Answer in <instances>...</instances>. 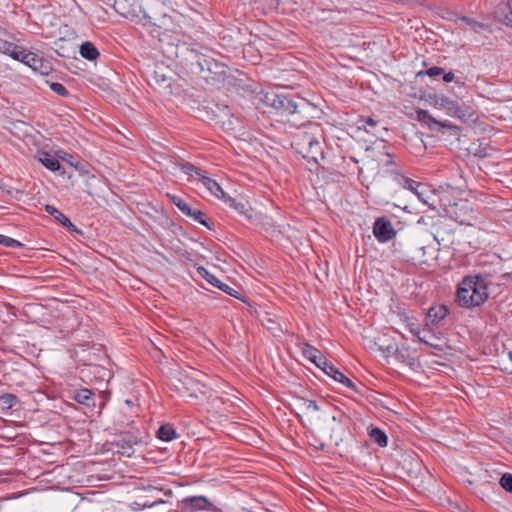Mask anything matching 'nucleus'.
Listing matches in <instances>:
<instances>
[{"instance_id":"09e8293b","label":"nucleus","mask_w":512,"mask_h":512,"mask_svg":"<svg viewBox=\"0 0 512 512\" xmlns=\"http://www.w3.org/2000/svg\"><path fill=\"white\" fill-rule=\"evenodd\" d=\"M76 170H78L81 174L83 173H86L87 171H85L83 169V166L79 163V162H76V166H75Z\"/></svg>"},{"instance_id":"603ef678","label":"nucleus","mask_w":512,"mask_h":512,"mask_svg":"<svg viewBox=\"0 0 512 512\" xmlns=\"http://www.w3.org/2000/svg\"><path fill=\"white\" fill-rule=\"evenodd\" d=\"M442 128H454L453 126H450V125H442Z\"/></svg>"},{"instance_id":"dca6fc26","label":"nucleus","mask_w":512,"mask_h":512,"mask_svg":"<svg viewBox=\"0 0 512 512\" xmlns=\"http://www.w3.org/2000/svg\"><path fill=\"white\" fill-rule=\"evenodd\" d=\"M45 211L51 215L55 220H57L60 224L71 231H75L76 227L72 222L67 218L61 211H59L56 207L52 205H46Z\"/></svg>"},{"instance_id":"5fc2aeb1","label":"nucleus","mask_w":512,"mask_h":512,"mask_svg":"<svg viewBox=\"0 0 512 512\" xmlns=\"http://www.w3.org/2000/svg\"><path fill=\"white\" fill-rule=\"evenodd\" d=\"M70 164H71L72 166H74V167L76 166V163H75V162H70Z\"/></svg>"},{"instance_id":"f3484780","label":"nucleus","mask_w":512,"mask_h":512,"mask_svg":"<svg viewBox=\"0 0 512 512\" xmlns=\"http://www.w3.org/2000/svg\"><path fill=\"white\" fill-rule=\"evenodd\" d=\"M393 181L396 182L399 186L403 187L404 189L413 192L414 194L417 193L419 187L423 184L413 179L407 178L399 173H395L393 175Z\"/></svg>"},{"instance_id":"ea45409f","label":"nucleus","mask_w":512,"mask_h":512,"mask_svg":"<svg viewBox=\"0 0 512 512\" xmlns=\"http://www.w3.org/2000/svg\"><path fill=\"white\" fill-rule=\"evenodd\" d=\"M417 114H418V119L421 122H423L424 124H429L430 121H432V118L427 111L420 110V111H418Z\"/></svg>"},{"instance_id":"0eeeda50","label":"nucleus","mask_w":512,"mask_h":512,"mask_svg":"<svg viewBox=\"0 0 512 512\" xmlns=\"http://www.w3.org/2000/svg\"><path fill=\"white\" fill-rule=\"evenodd\" d=\"M373 233L381 243L390 241L396 236V231L390 220L385 217L378 218L373 226Z\"/></svg>"},{"instance_id":"3c124183","label":"nucleus","mask_w":512,"mask_h":512,"mask_svg":"<svg viewBox=\"0 0 512 512\" xmlns=\"http://www.w3.org/2000/svg\"><path fill=\"white\" fill-rule=\"evenodd\" d=\"M308 125H315V126H320L322 125L321 123H314V122H308Z\"/></svg>"},{"instance_id":"a878e982","label":"nucleus","mask_w":512,"mask_h":512,"mask_svg":"<svg viewBox=\"0 0 512 512\" xmlns=\"http://www.w3.org/2000/svg\"><path fill=\"white\" fill-rule=\"evenodd\" d=\"M369 436L371 440L377 443L380 447H386L388 444L387 435L382 429L378 427L372 428L369 432Z\"/></svg>"},{"instance_id":"6e6552de","label":"nucleus","mask_w":512,"mask_h":512,"mask_svg":"<svg viewBox=\"0 0 512 512\" xmlns=\"http://www.w3.org/2000/svg\"><path fill=\"white\" fill-rule=\"evenodd\" d=\"M171 202L186 216L192 218L194 221L208 227V223L205 219V214L198 210L190 207L181 197L176 195H169Z\"/></svg>"},{"instance_id":"79ce46f5","label":"nucleus","mask_w":512,"mask_h":512,"mask_svg":"<svg viewBox=\"0 0 512 512\" xmlns=\"http://www.w3.org/2000/svg\"><path fill=\"white\" fill-rule=\"evenodd\" d=\"M304 406H305V408L307 410H313V411H318L319 410V406L316 403V401H314V400H305L304 401Z\"/></svg>"},{"instance_id":"aec40b11","label":"nucleus","mask_w":512,"mask_h":512,"mask_svg":"<svg viewBox=\"0 0 512 512\" xmlns=\"http://www.w3.org/2000/svg\"><path fill=\"white\" fill-rule=\"evenodd\" d=\"M302 353L306 359L310 360L317 367H322V365L319 363V359L324 357L318 349L308 343H305L302 347Z\"/></svg>"},{"instance_id":"4be33fe9","label":"nucleus","mask_w":512,"mask_h":512,"mask_svg":"<svg viewBox=\"0 0 512 512\" xmlns=\"http://www.w3.org/2000/svg\"><path fill=\"white\" fill-rule=\"evenodd\" d=\"M178 434L171 424L161 425L157 431V437L165 442H169L177 438Z\"/></svg>"},{"instance_id":"4468645a","label":"nucleus","mask_w":512,"mask_h":512,"mask_svg":"<svg viewBox=\"0 0 512 512\" xmlns=\"http://www.w3.org/2000/svg\"><path fill=\"white\" fill-rule=\"evenodd\" d=\"M0 52L9 55L15 60L21 61L26 50L14 43L0 39Z\"/></svg>"},{"instance_id":"7ed1b4c3","label":"nucleus","mask_w":512,"mask_h":512,"mask_svg":"<svg viewBox=\"0 0 512 512\" xmlns=\"http://www.w3.org/2000/svg\"><path fill=\"white\" fill-rule=\"evenodd\" d=\"M174 72L163 64H156L149 75V82L160 91L172 93Z\"/></svg>"},{"instance_id":"1a4fd4ad","label":"nucleus","mask_w":512,"mask_h":512,"mask_svg":"<svg viewBox=\"0 0 512 512\" xmlns=\"http://www.w3.org/2000/svg\"><path fill=\"white\" fill-rule=\"evenodd\" d=\"M319 363L322 365L320 368L325 374L330 376L335 381L343 384L345 387L356 391L355 383L346 377L341 371H339L332 363H330L326 358L319 359Z\"/></svg>"},{"instance_id":"f03ea898","label":"nucleus","mask_w":512,"mask_h":512,"mask_svg":"<svg viewBox=\"0 0 512 512\" xmlns=\"http://www.w3.org/2000/svg\"><path fill=\"white\" fill-rule=\"evenodd\" d=\"M207 375L200 370L188 367L179 372L174 387L182 397L197 399L208 392Z\"/></svg>"},{"instance_id":"4c0bfd02","label":"nucleus","mask_w":512,"mask_h":512,"mask_svg":"<svg viewBox=\"0 0 512 512\" xmlns=\"http://www.w3.org/2000/svg\"><path fill=\"white\" fill-rule=\"evenodd\" d=\"M50 88H51V90L53 92H55L56 94H58L60 96H67L68 95L67 89L61 83L52 82L50 84Z\"/></svg>"},{"instance_id":"c85d7f7f","label":"nucleus","mask_w":512,"mask_h":512,"mask_svg":"<svg viewBox=\"0 0 512 512\" xmlns=\"http://www.w3.org/2000/svg\"><path fill=\"white\" fill-rule=\"evenodd\" d=\"M197 273L214 287H217V285L220 284V280L202 266L197 268Z\"/></svg>"},{"instance_id":"5701e85b","label":"nucleus","mask_w":512,"mask_h":512,"mask_svg":"<svg viewBox=\"0 0 512 512\" xmlns=\"http://www.w3.org/2000/svg\"><path fill=\"white\" fill-rule=\"evenodd\" d=\"M80 55L87 60L93 61L99 57V52L93 43L87 41L80 46Z\"/></svg>"},{"instance_id":"2f4dec72","label":"nucleus","mask_w":512,"mask_h":512,"mask_svg":"<svg viewBox=\"0 0 512 512\" xmlns=\"http://www.w3.org/2000/svg\"><path fill=\"white\" fill-rule=\"evenodd\" d=\"M423 137V132H421L420 130L415 131L413 140H415V147L417 152H420L421 150H425L427 148L428 143L423 139Z\"/></svg>"},{"instance_id":"f704fd0d","label":"nucleus","mask_w":512,"mask_h":512,"mask_svg":"<svg viewBox=\"0 0 512 512\" xmlns=\"http://www.w3.org/2000/svg\"><path fill=\"white\" fill-rule=\"evenodd\" d=\"M499 484L505 491L512 493V474L504 473L500 478Z\"/></svg>"},{"instance_id":"2eb2a0df","label":"nucleus","mask_w":512,"mask_h":512,"mask_svg":"<svg viewBox=\"0 0 512 512\" xmlns=\"http://www.w3.org/2000/svg\"><path fill=\"white\" fill-rule=\"evenodd\" d=\"M199 181L210 192L211 195L219 199L225 198V192L223 191L221 186L214 179H211L209 176H207L206 173L204 175H201Z\"/></svg>"},{"instance_id":"a19ab883","label":"nucleus","mask_w":512,"mask_h":512,"mask_svg":"<svg viewBox=\"0 0 512 512\" xmlns=\"http://www.w3.org/2000/svg\"><path fill=\"white\" fill-rule=\"evenodd\" d=\"M507 7L509 13L505 15L504 22L507 25H512V0H508Z\"/></svg>"},{"instance_id":"72a5a7b5","label":"nucleus","mask_w":512,"mask_h":512,"mask_svg":"<svg viewBox=\"0 0 512 512\" xmlns=\"http://www.w3.org/2000/svg\"><path fill=\"white\" fill-rule=\"evenodd\" d=\"M0 244L9 248H20L23 246L18 240L5 235H0Z\"/></svg>"},{"instance_id":"c03bdc74","label":"nucleus","mask_w":512,"mask_h":512,"mask_svg":"<svg viewBox=\"0 0 512 512\" xmlns=\"http://www.w3.org/2000/svg\"><path fill=\"white\" fill-rule=\"evenodd\" d=\"M510 364L505 366V371L512 375V350L508 353Z\"/></svg>"},{"instance_id":"6ab92c4d","label":"nucleus","mask_w":512,"mask_h":512,"mask_svg":"<svg viewBox=\"0 0 512 512\" xmlns=\"http://www.w3.org/2000/svg\"><path fill=\"white\" fill-rule=\"evenodd\" d=\"M182 502L193 510H205L210 505L209 500L204 496L186 497Z\"/></svg>"},{"instance_id":"864d4df0","label":"nucleus","mask_w":512,"mask_h":512,"mask_svg":"<svg viewBox=\"0 0 512 512\" xmlns=\"http://www.w3.org/2000/svg\"><path fill=\"white\" fill-rule=\"evenodd\" d=\"M312 110H313V112L318 113V111L316 110V108H314V107H313V108H312Z\"/></svg>"},{"instance_id":"de8ad7c7","label":"nucleus","mask_w":512,"mask_h":512,"mask_svg":"<svg viewBox=\"0 0 512 512\" xmlns=\"http://www.w3.org/2000/svg\"><path fill=\"white\" fill-rule=\"evenodd\" d=\"M364 121H365V125H370V126L376 125V122L371 117H367Z\"/></svg>"},{"instance_id":"7c9ffc66","label":"nucleus","mask_w":512,"mask_h":512,"mask_svg":"<svg viewBox=\"0 0 512 512\" xmlns=\"http://www.w3.org/2000/svg\"><path fill=\"white\" fill-rule=\"evenodd\" d=\"M26 145L33 144L35 146L39 145V140L43 138L39 130H36L35 133H25L21 136Z\"/></svg>"},{"instance_id":"b1692460","label":"nucleus","mask_w":512,"mask_h":512,"mask_svg":"<svg viewBox=\"0 0 512 512\" xmlns=\"http://www.w3.org/2000/svg\"><path fill=\"white\" fill-rule=\"evenodd\" d=\"M114 8L119 14H121L125 18L137 17L135 10L128 7L127 0H115Z\"/></svg>"},{"instance_id":"f257e3e1","label":"nucleus","mask_w":512,"mask_h":512,"mask_svg":"<svg viewBox=\"0 0 512 512\" xmlns=\"http://www.w3.org/2000/svg\"><path fill=\"white\" fill-rule=\"evenodd\" d=\"M255 104L264 113L274 114L277 122L283 125L291 124L289 116L297 112V105L287 96L278 95L274 91H261L255 96Z\"/></svg>"},{"instance_id":"c9c22d12","label":"nucleus","mask_w":512,"mask_h":512,"mask_svg":"<svg viewBox=\"0 0 512 512\" xmlns=\"http://www.w3.org/2000/svg\"><path fill=\"white\" fill-rule=\"evenodd\" d=\"M443 73H444V69L443 68L434 66V67L429 68L426 71H419L417 73V76L428 75L429 77L433 78V77L439 76V75H441Z\"/></svg>"},{"instance_id":"473e14b6","label":"nucleus","mask_w":512,"mask_h":512,"mask_svg":"<svg viewBox=\"0 0 512 512\" xmlns=\"http://www.w3.org/2000/svg\"><path fill=\"white\" fill-rule=\"evenodd\" d=\"M181 169L185 174L190 175V176L197 175V176H199V178H201V175L205 174V172L202 171L200 168H198L190 163L183 164L181 166Z\"/></svg>"},{"instance_id":"ddd939ff","label":"nucleus","mask_w":512,"mask_h":512,"mask_svg":"<svg viewBox=\"0 0 512 512\" xmlns=\"http://www.w3.org/2000/svg\"><path fill=\"white\" fill-rule=\"evenodd\" d=\"M456 23L461 28L463 26H467L469 30L475 33H482L490 30L488 24L467 16L458 17L456 19Z\"/></svg>"},{"instance_id":"423d86ee","label":"nucleus","mask_w":512,"mask_h":512,"mask_svg":"<svg viewBox=\"0 0 512 512\" xmlns=\"http://www.w3.org/2000/svg\"><path fill=\"white\" fill-rule=\"evenodd\" d=\"M459 195L460 187H454L447 183L439 186L438 190L434 191V196L438 197L439 205L444 211L452 206L454 201L460 199Z\"/></svg>"},{"instance_id":"6e6d98bb","label":"nucleus","mask_w":512,"mask_h":512,"mask_svg":"<svg viewBox=\"0 0 512 512\" xmlns=\"http://www.w3.org/2000/svg\"><path fill=\"white\" fill-rule=\"evenodd\" d=\"M70 164H71L72 166H74V167L76 166V163H75V162H70Z\"/></svg>"},{"instance_id":"f8f14e48","label":"nucleus","mask_w":512,"mask_h":512,"mask_svg":"<svg viewBox=\"0 0 512 512\" xmlns=\"http://www.w3.org/2000/svg\"><path fill=\"white\" fill-rule=\"evenodd\" d=\"M449 313L447 306L445 305H434L431 306L426 315V325L428 327H434L438 325Z\"/></svg>"},{"instance_id":"37998d69","label":"nucleus","mask_w":512,"mask_h":512,"mask_svg":"<svg viewBox=\"0 0 512 512\" xmlns=\"http://www.w3.org/2000/svg\"><path fill=\"white\" fill-rule=\"evenodd\" d=\"M443 80L447 83L452 82L454 80V73L451 71L448 73H443Z\"/></svg>"},{"instance_id":"393cba45","label":"nucleus","mask_w":512,"mask_h":512,"mask_svg":"<svg viewBox=\"0 0 512 512\" xmlns=\"http://www.w3.org/2000/svg\"><path fill=\"white\" fill-rule=\"evenodd\" d=\"M281 0H256V8L261 9L263 13H272L277 11Z\"/></svg>"},{"instance_id":"8fccbe9b","label":"nucleus","mask_w":512,"mask_h":512,"mask_svg":"<svg viewBox=\"0 0 512 512\" xmlns=\"http://www.w3.org/2000/svg\"><path fill=\"white\" fill-rule=\"evenodd\" d=\"M162 503H164V501H155L150 506H155V505L162 504Z\"/></svg>"},{"instance_id":"20e7f679","label":"nucleus","mask_w":512,"mask_h":512,"mask_svg":"<svg viewBox=\"0 0 512 512\" xmlns=\"http://www.w3.org/2000/svg\"><path fill=\"white\" fill-rule=\"evenodd\" d=\"M472 281L469 289L471 297H473L474 305L480 306L488 299V282L481 275L466 276Z\"/></svg>"},{"instance_id":"9d476101","label":"nucleus","mask_w":512,"mask_h":512,"mask_svg":"<svg viewBox=\"0 0 512 512\" xmlns=\"http://www.w3.org/2000/svg\"><path fill=\"white\" fill-rule=\"evenodd\" d=\"M21 62L42 75H48L52 70L51 63L48 60H44L42 57L32 52L26 51Z\"/></svg>"},{"instance_id":"412c9836","label":"nucleus","mask_w":512,"mask_h":512,"mask_svg":"<svg viewBox=\"0 0 512 512\" xmlns=\"http://www.w3.org/2000/svg\"><path fill=\"white\" fill-rule=\"evenodd\" d=\"M74 400L79 404L92 406L94 405V393L89 389H80L76 391Z\"/></svg>"},{"instance_id":"9b49d317","label":"nucleus","mask_w":512,"mask_h":512,"mask_svg":"<svg viewBox=\"0 0 512 512\" xmlns=\"http://www.w3.org/2000/svg\"><path fill=\"white\" fill-rule=\"evenodd\" d=\"M472 281L470 278H463L462 281L458 285L457 293H456V301L461 307L472 308L475 307L473 297H471L469 293V289Z\"/></svg>"},{"instance_id":"a18cd8bd","label":"nucleus","mask_w":512,"mask_h":512,"mask_svg":"<svg viewBox=\"0 0 512 512\" xmlns=\"http://www.w3.org/2000/svg\"><path fill=\"white\" fill-rule=\"evenodd\" d=\"M410 331L413 333V335L417 336L422 341V338L420 337V329L419 328L411 327Z\"/></svg>"},{"instance_id":"58836bf2","label":"nucleus","mask_w":512,"mask_h":512,"mask_svg":"<svg viewBox=\"0 0 512 512\" xmlns=\"http://www.w3.org/2000/svg\"><path fill=\"white\" fill-rule=\"evenodd\" d=\"M225 200L226 203L229 204L230 207L234 208L235 210H237L238 212L240 213H244V204L242 203H239L237 202L234 198H231V197H226L223 198Z\"/></svg>"},{"instance_id":"bb28decb","label":"nucleus","mask_w":512,"mask_h":512,"mask_svg":"<svg viewBox=\"0 0 512 512\" xmlns=\"http://www.w3.org/2000/svg\"><path fill=\"white\" fill-rule=\"evenodd\" d=\"M415 195L424 204L433 206V203L431 202V198H432V196H434V192H432L426 184H422L419 187V190L417 191V193Z\"/></svg>"},{"instance_id":"a211bd4d","label":"nucleus","mask_w":512,"mask_h":512,"mask_svg":"<svg viewBox=\"0 0 512 512\" xmlns=\"http://www.w3.org/2000/svg\"><path fill=\"white\" fill-rule=\"evenodd\" d=\"M39 162L50 171H58L60 169V162L46 151H39L37 154Z\"/></svg>"},{"instance_id":"cd10ccee","label":"nucleus","mask_w":512,"mask_h":512,"mask_svg":"<svg viewBox=\"0 0 512 512\" xmlns=\"http://www.w3.org/2000/svg\"><path fill=\"white\" fill-rule=\"evenodd\" d=\"M304 141L307 143L309 147V152L312 154L310 157L316 159L315 154L321 153L319 141L308 135L304 136Z\"/></svg>"},{"instance_id":"39448f33","label":"nucleus","mask_w":512,"mask_h":512,"mask_svg":"<svg viewBox=\"0 0 512 512\" xmlns=\"http://www.w3.org/2000/svg\"><path fill=\"white\" fill-rule=\"evenodd\" d=\"M444 212L449 218L460 224H469L472 218V210L468 202L462 199L454 201V204Z\"/></svg>"},{"instance_id":"e433bc0d","label":"nucleus","mask_w":512,"mask_h":512,"mask_svg":"<svg viewBox=\"0 0 512 512\" xmlns=\"http://www.w3.org/2000/svg\"><path fill=\"white\" fill-rule=\"evenodd\" d=\"M217 288L230 296L239 298V292L237 290H235L234 288L230 287L229 285H227L221 281H220V284L217 285Z\"/></svg>"},{"instance_id":"c756f323","label":"nucleus","mask_w":512,"mask_h":512,"mask_svg":"<svg viewBox=\"0 0 512 512\" xmlns=\"http://www.w3.org/2000/svg\"><path fill=\"white\" fill-rule=\"evenodd\" d=\"M17 397L11 393H5L0 396V404L5 409H11L17 403Z\"/></svg>"},{"instance_id":"49530a36","label":"nucleus","mask_w":512,"mask_h":512,"mask_svg":"<svg viewBox=\"0 0 512 512\" xmlns=\"http://www.w3.org/2000/svg\"><path fill=\"white\" fill-rule=\"evenodd\" d=\"M342 417H343V413L339 412L337 415H333L332 416V420L333 421L342 422Z\"/></svg>"}]
</instances>
